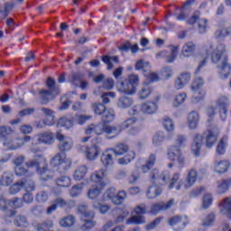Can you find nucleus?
<instances>
[{
  "label": "nucleus",
  "mask_w": 231,
  "mask_h": 231,
  "mask_svg": "<svg viewBox=\"0 0 231 231\" xmlns=\"http://www.w3.org/2000/svg\"><path fill=\"white\" fill-rule=\"evenodd\" d=\"M93 111L96 115H104V113L106 111L107 108H106V106L104 104H94L92 106Z\"/></svg>",
  "instance_id": "e2e57ef3"
},
{
  "label": "nucleus",
  "mask_w": 231,
  "mask_h": 231,
  "mask_svg": "<svg viewBox=\"0 0 231 231\" xmlns=\"http://www.w3.org/2000/svg\"><path fill=\"white\" fill-rule=\"evenodd\" d=\"M100 147L97 144H92L91 146H87L85 149V155L87 160L93 162L100 156Z\"/></svg>",
  "instance_id": "5701e85b"
},
{
  "label": "nucleus",
  "mask_w": 231,
  "mask_h": 231,
  "mask_svg": "<svg viewBox=\"0 0 231 231\" xmlns=\"http://www.w3.org/2000/svg\"><path fill=\"white\" fill-rule=\"evenodd\" d=\"M171 173L169 171H160L158 169H153L150 172V182L152 186L146 192V196L149 199H154L162 194V188L160 185H166L169 189L171 185Z\"/></svg>",
  "instance_id": "f03ea898"
},
{
  "label": "nucleus",
  "mask_w": 231,
  "mask_h": 231,
  "mask_svg": "<svg viewBox=\"0 0 231 231\" xmlns=\"http://www.w3.org/2000/svg\"><path fill=\"white\" fill-rule=\"evenodd\" d=\"M151 68V65L149 64L148 61H143L140 60L139 61L136 62L135 64V69L137 71H148V69Z\"/></svg>",
  "instance_id": "bf43d9fd"
},
{
  "label": "nucleus",
  "mask_w": 231,
  "mask_h": 231,
  "mask_svg": "<svg viewBox=\"0 0 231 231\" xmlns=\"http://www.w3.org/2000/svg\"><path fill=\"white\" fill-rule=\"evenodd\" d=\"M228 142V138L226 137H223L217 146V153L219 154V156L225 154L226 151V143Z\"/></svg>",
  "instance_id": "603ef678"
},
{
  "label": "nucleus",
  "mask_w": 231,
  "mask_h": 231,
  "mask_svg": "<svg viewBox=\"0 0 231 231\" xmlns=\"http://www.w3.org/2000/svg\"><path fill=\"white\" fill-rule=\"evenodd\" d=\"M35 184L32 180H20L10 187L9 192L10 194H17V192H21L23 189H25L27 192H31L33 190Z\"/></svg>",
  "instance_id": "2eb2a0df"
},
{
  "label": "nucleus",
  "mask_w": 231,
  "mask_h": 231,
  "mask_svg": "<svg viewBox=\"0 0 231 231\" xmlns=\"http://www.w3.org/2000/svg\"><path fill=\"white\" fill-rule=\"evenodd\" d=\"M60 225L63 228H69V226H73L75 225V217L68 216L60 220Z\"/></svg>",
  "instance_id": "8fccbe9b"
},
{
  "label": "nucleus",
  "mask_w": 231,
  "mask_h": 231,
  "mask_svg": "<svg viewBox=\"0 0 231 231\" xmlns=\"http://www.w3.org/2000/svg\"><path fill=\"white\" fill-rule=\"evenodd\" d=\"M113 149H106L101 154V163L104 167H111L115 161L113 160Z\"/></svg>",
  "instance_id": "393cba45"
},
{
  "label": "nucleus",
  "mask_w": 231,
  "mask_h": 231,
  "mask_svg": "<svg viewBox=\"0 0 231 231\" xmlns=\"http://www.w3.org/2000/svg\"><path fill=\"white\" fill-rule=\"evenodd\" d=\"M144 77H146V79L139 93V97L142 100H144V98H148V97L152 95V87L149 85V82H157V80H160L158 74L154 72H148L147 74H144Z\"/></svg>",
  "instance_id": "9b49d317"
},
{
  "label": "nucleus",
  "mask_w": 231,
  "mask_h": 231,
  "mask_svg": "<svg viewBox=\"0 0 231 231\" xmlns=\"http://www.w3.org/2000/svg\"><path fill=\"white\" fill-rule=\"evenodd\" d=\"M107 172L106 169L97 170L90 174V181L95 183L94 185H98L99 187H106L107 182H106V177Z\"/></svg>",
  "instance_id": "dca6fc26"
},
{
  "label": "nucleus",
  "mask_w": 231,
  "mask_h": 231,
  "mask_svg": "<svg viewBox=\"0 0 231 231\" xmlns=\"http://www.w3.org/2000/svg\"><path fill=\"white\" fill-rule=\"evenodd\" d=\"M129 151V146L124 143H120L113 149L115 156H124Z\"/></svg>",
  "instance_id": "49530a36"
},
{
  "label": "nucleus",
  "mask_w": 231,
  "mask_h": 231,
  "mask_svg": "<svg viewBox=\"0 0 231 231\" xmlns=\"http://www.w3.org/2000/svg\"><path fill=\"white\" fill-rule=\"evenodd\" d=\"M113 120H115V110L106 108L102 115V122H104V124H109L113 122Z\"/></svg>",
  "instance_id": "c03bdc74"
},
{
  "label": "nucleus",
  "mask_w": 231,
  "mask_h": 231,
  "mask_svg": "<svg viewBox=\"0 0 231 231\" xmlns=\"http://www.w3.org/2000/svg\"><path fill=\"white\" fill-rule=\"evenodd\" d=\"M213 203H214V196H212V194L210 193H206L202 197L201 208H203V210H207V208H210V207H212Z\"/></svg>",
  "instance_id": "58836bf2"
},
{
  "label": "nucleus",
  "mask_w": 231,
  "mask_h": 231,
  "mask_svg": "<svg viewBox=\"0 0 231 231\" xmlns=\"http://www.w3.org/2000/svg\"><path fill=\"white\" fill-rule=\"evenodd\" d=\"M165 140V134L162 131L157 132L154 134L152 137V144L153 145H160Z\"/></svg>",
  "instance_id": "6e6d98bb"
},
{
  "label": "nucleus",
  "mask_w": 231,
  "mask_h": 231,
  "mask_svg": "<svg viewBox=\"0 0 231 231\" xmlns=\"http://www.w3.org/2000/svg\"><path fill=\"white\" fill-rule=\"evenodd\" d=\"M103 62L107 65V69H113V66L118 63V57L116 56H105L103 57Z\"/></svg>",
  "instance_id": "864d4df0"
},
{
  "label": "nucleus",
  "mask_w": 231,
  "mask_h": 231,
  "mask_svg": "<svg viewBox=\"0 0 231 231\" xmlns=\"http://www.w3.org/2000/svg\"><path fill=\"white\" fill-rule=\"evenodd\" d=\"M103 104H109L111 102L109 98H116V93L115 92H106L101 95Z\"/></svg>",
  "instance_id": "338daca9"
},
{
  "label": "nucleus",
  "mask_w": 231,
  "mask_h": 231,
  "mask_svg": "<svg viewBox=\"0 0 231 231\" xmlns=\"http://www.w3.org/2000/svg\"><path fill=\"white\" fill-rule=\"evenodd\" d=\"M226 53L225 44L215 41L209 42L202 48V59H204L199 65L198 71L207 64V60L211 58V62L217 64V72L220 79H228L231 73V65L228 63V59L224 58L223 55Z\"/></svg>",
  "instance_id": "f257e3e1"
},
{
  "label": "nucleus",
  "mask_w": 231,
  "mask_h": 231,
  "mask_svg": "<svg viewBox=\"0 0 231 231\" xmlns=\"http://www.w3.org/2000/svg\"><path fill=\"white\" fill-rule=\"evenodd\" d=\"M79 212L82 214L81 219L84 221L82 226V230H89L93 228L97 223L93 220L95 217V212L88 211V207L85 205H81L79 208Z\"/></svg>",
  "instance_id": "f8f14e48"
},
{
  "label": "nucleus",
  "mask_w": 231,
  "mask_h": 231,
  "mask_svg": "<svg viewBox=\"0 0 231 231\" xmlns=\"http://www.w3.org/2000/svg\"><path fill=\"white\" fill-rule=\"evenodd\" d=\"M14 225L16 226L26 227L28 226V220H26V217L23 216H19L15 218Z\"/></svg>",
  "instance_id": "774afa93"
},
{
  "label": "nucleus",
  "mask_w": 231,
  "mask_h": 231,
  "mask_svg": "<svg viewBox=\"0 0 231 231\" xmlns=\"http://www.w3.org/2000/svg\"><path fill=\"white\" fill-rule=\"evenodd\" d=\"M121 51H129L131 50L132 53H136L138 51V44L132 45L131 43L123 44L119 47Z\"/></svg>",
  "instance_id": "052dcab7"
},
{
  "label": "nucleus",
  "mask_w": 231,
  "mask_h": 231,
  "mask_svg": "<svg viewBox=\"0 0 231 231\" xmlns=\"http://www.w3.org/2000/svg\"><path fill=\"white\" fill-rule=\"evenodd\" d=\"M34 142H37V143H53L55 138L51 132H45L35 135Z\"/></svg>",
  "instance_id": "b1692460"
},
{
  "label": "nucleus",
  "mask_w": 231,
  "mask_h": 231,
  "mask_svg": "<svg viewBox=\"0 0 231 231\" xmlns=\"http://www.w3.org/2000/svg\"><path fill=\"white\" fill-rule=\"evenodd\" d=\"M136 122V117L128 118L126 121L121 124V131H124V129H129V127H131V125H134Z\"/></svg>",
  "instance_id": "0e129e2a"
},
{
  "label": "nucleus",
  "mask_w": 231,
  "mask_h": 231,
  "mask_svg": "<svg viewBox=\"0 0 231 231\" xmlns=\"http://www.w3.org/2000/svg\"><path fill=\"white\" fill-rule=\"evenodd\" d=\"M107 134L109 138H116L122 133L121 126H112L104 124L89 125L86 129V134Z\"/></svg>",
  "instance_id": "423d86ee"
},
{
  "label": "nucleus",
  "mask_w": 231,
  "mask_h": 231,
  "mask_svg": "<svg viewBox=\"0 0 231 231\" xmlns=\"http://www.w3.org/2000/svg\"><path fill=\"white\" fill-rule=\"evenodd\" d=\"M134 158H136V153L134 151L128 150L123 157L117 160V163L119 165H129L131 162L134 161Z\"/></svg>",
  "instance_id": "c85d7f7f"
},
{
  "label": "nucleus",
  "mask_w": 231,
  "mask_h": 231,
  "mask_svg": "<svg viewBox=\"0 0 231 231\" xmlns=\"http://www.w3.org/2000/svg\"><path fill=\"white\" fill-rule=\"evenodd\" d=\"M46 167H48V164L46 163V159L42 156H37L27 163L28 171H32V169L37 171L38 174L41 176V180L43 181L50 180L51 176Z\"/></svg>",
  "instance_id": "6e6552de"
},
{
  "label": "nucleus",
  "mask_w": 231,
  "mask_h": 231,
  "mask_svg": "<svg viewBox=\"0 0 231 231\" xmlns=\"http://www.w3.org/2000/svg\"><path fill=\"white\" fill-rule=\"evenodd\" d=\"M47 86L50 88V90H42L41 92L42 98L44 104H46L48 100H51V98H55V97L59 95V88L55 87V80L53 79L49 78L47 79Z\"/></svg>",
  "instance_id": "ddd939ff"
},
{
  "label": "nucleus",
  "mask_w": 231,
  "mask_h": 231,
  "mask_svg": "<svg viewBox=\"0 0 231 231\" xmlns=\"http://www.w3.org/2000/svg\"><path fill=\"white\" fill-rule=\"evenodd\" d=\"M104 189H106L105 186H98L97 184H94L92 187L89 188L87 197L88 199H98L100 198V194L104 192Z\"/></svg>",
  "instance_id": "a878e982"
},
{
  "label": "nucleus",
  "mask_w": 231,
  "mask_h": 231,
  "mask_svg": "<svg viewBox=\"0 0 231 231\" xmlns=\"http://www.w3.org/2000/svg\"><path fill=\"white\" fill-rule=\"evenodd\" d=\"M174 205V200H170L167 204L161 202L159 204H155L152 208V214H157V212H160V210H167L171 208Z\"/></svg>",
  "instance_id": "4c0bfd02"
},
{
  "label": "nucleus",
  "mask_w": 231,
  "mask_h": 231,
  "mask_svg": "<svg viewBox=\"0 0 231 231\" xmlns=\"http://www.w3.org/2000/svg\"><path fill=\"white\" fill-rule=\"evenodd\" d=\"M132 104H134L133 98L123 97L118 99L117 106L120 107V109H127V107H131Z\"/></svg>",
  "instance_id": "a18cd8bd"
},
{
  "label": "nucleus",
  "mask_w": 231,
  "mask_h": 231,
  "mask_svg": "<svg viewBox=\"0 0 231 231\" xmlns=\"http://www.w3.org/2000/svg\"><path fill=\"white\" fill-rule=\"evenodd\" d=\"M211 169L216 174H225L230 169V161L228 160H215Z\"/></svg>",
  "instance_id": "a211bd4d"
},
{
  "label": "nucleus",
  "mask_w": 231,
  "mask_h": 231,
  "mask_svg": "<svg viewBox=\"0 0 231 231\" xmlns=\"http://www.w3.org/2000/svg\"><path fill=\"white\" fill-rule=\"evenodd\" d=\"M92 208L94 210H98L100 214H107L111 208H109V206L106 204H102L98 201H96L93 203Z\"/></svg>",
  "instance_id": "09e8293b"
},
{
  "label": "nucleus",
  "mask_w": 231,
  "mask_h": 231,
  "mask_svg": "<svg viewBox=\"0 0 231 231\" xmlns=\"http://www.w3.org/2000/svg\"><path fill=\"white\" fill-rule=\"evenodd\" d=\"M14 183V174L7 172L2 176L1 185L8 187Z\"/></svg>",
  "instance_id": "5fc2aeb1"
},
{
  "label": "nucleus",
  "mask_w": 231,
  "mask_h": 231,
  "mask_svg": "<svg viewBox=\"0 0 231 231\" xmlns=\"http://www.w3.org/2000/svg\"><path fill=\"white\" fill-rule=\"evenodd\" d=\"M58 187H69L71 179L69 177H61L57 180Z\"/></svg>",
  "instance_id": "69168bd1"
},
{
  "label": "nucleus",
  "mask_w": 231,
  "mask_h": 231,
  "mask_svg": "<svg viewBox=\"0 0 231 231\" xmlns=\"http://www.w3.org/2000/svg\"><path fill=\"white\" fill-rule=\"evenodd\" d=\"M88 174V168L84 165L78 167L73 174V179L75 181H82Z\"/></svg>",
  "instance_id": "72a5a7b5"
},
{
  "label": "nucleus",
  "mask_w": 231,
  "mask_h": 231,
  "mask_svg": "<svg viewBox=\"0 0 231 231\" xmlns=\"http://www.w3.org/2000/svg\"><path fill=\"white\" fill-rule=\"evenodd\" d=\"M66 201H64L63 199H58L56 201V203L52 206H51L48 209H47V214H51V212L57 210V207H61L64 208L66 206Z\"/></svg>",
  "instance_id": "680f3d73"
},
{
  "label": "nucleus",
  "mask_w": 231,
  "mask_h": 231,
  "mask_svg": "<svg viewBox=\"0 0 231 231\" xmlns=\"http://www.w3.org/2000/svg\"><path fill=\"white\" fill-rule=\"evenodd\" d=\"M186 142L187 136L177 135L174 139V144L168 149V160H171V162H175L179 167H183V163H185V158H183L180 149L183 147V143Z\"/></svg>",
  "instance_id": "39448f33"
},
{
  "label": "nucleus",
  "mask_w": 231,
  "mask_h": 231,
  "mask_svg": "<svg viewBox=\"0 0 231 231\" xmlns=\"http://www.w3.org/2000/svg\"><path fill=\"white\" fill-rule=\"evenodd\" d=\"M116 196V189L109 188L102 196L101 201H110L113 203V199H115Z\"/></svg>",
  "instance_id": "de8ad7c7"
},
{
  "label": "nucleus",
  "mask_w": 231,
  "mask_h": 231,
  "mask_svg": "<svg viewBox=\"0 0 231 231\" xmlns=\"http://www.w3.org/2000/svg\"><path fill=\"white\" fill-rule=\"evenodd\" d=\"M142 163H143V159H139L136 162V163H135L136 169L134 171H132V173L128 177L129 183L134 184V183H136V181H138V180H140V167H141Z\"/></svg>",
  "instance_id": "cd10ccee"
},
{
  "label": "nucleus",
  "mask_w": 231,
  "mask_h": 231,
  "mask_svg": "<svg viewBox=\"0 0 231 231\" xmlns=\"http://www.w3.org/2000/svg\"><path fill=\"white\" fill-rule=\"evenodd\" d=\"M14 9V3H6L0 7V19H6L8 14Z\"/></svg>",
  "instance_id": "a19ab883"
},
{
  "label": "nucleus",
  "mask_w": 231,
  "mask_h": 231,
  "mask_svg": "<svg viewBox=\"0 0 231 231\" xmlns=\"http://www.w3.org/2000/svg\"><path fill=\"white\" fill-rule=\"evenodd\" d=\"M196 181H198V171L191 169L188 172L185 182H183V180L180 178V173L174 174L171 179L169 189H174L175 187L176 190H188V189H190V187H192Z\"/></svg>",
  "instance_id": "20e7f679"
},
{
  "label": "nucleus",
  "mask_w": 231,
  "mask_h": 231,
  "mask_svg": "<svg viewBox=\"0 0 231 231\" xmlns=\"http://www.w3.org/2000/svg\"><path fill=\"white\" fill-rule=\"evenodd\" d=\"M231 187V178L217 181V191L218 194H225Z\"/></svg>",
  "instance_id": "e433bc0d"
},
{
  "label": "nucleus",
  "mask_w": 231,
  "mask_h": 231,
  "mask_svg": "<svg viewBox=\"0 0 231 231\" xmlns=\"http://www.w3.org/2000/svg\"><path fill=\"white\" fill-rule=\"evenodd\" d=\"M190 79L191 76L189 72H183L180 74L174 82L175 89H177L178 91L183 89V88H185V86H187L190 82Z\"/></svg>",
  "instance_id": "412c9836"
},
{
  "label": "nucleus",
  "mask_w": 231,
  "mask_h": 231,
  "mask_svg": "<svg viewBox=\"0 0 231 231\" xmlns=\"http://www.w3.org/2000/svg\"><path fill=\"white\" fill-rule=\"evenodd\" d=\"M203 138L205 140L206 147L212 149V147L216 145L217 138H219V129H217V127L209 128L204 133L203 137L201 134L195 135L191 144V152H193L194 156H199L200 154L201 147H203Z\"/></svg>",
  "instance_id": "7ed1b4c3"
},
{
  "label": "nucleus",
  "mask_w": 231,
  "mask_h": 231,
  "mask_svg": "<svg viewBox=\"0 0 231 231\" xmlns=\"http://www.w3.org/2000/svg\"><path fill=\"white\" fill-rule=\"evenodd\" d=\"M142 113L146 115H154L158 111V103L156 101H149L141 106Z\"/></svg>",
  "instance_id": "bb28decb"
},
{
  "label": "nucleus",
  "mask_w": 231,
  "mask_h": 231,
  "mask_svg": "<svg viewBox=\"0 0 231 231\" xmlns=\"http://www.w3.org/2000/svg\"><path fill=\"white\" fill-rule=\"evenodd\" d=\"M139 84L140 78H138V75L132 74L125 81L116 83V90L124 95H134Z\"/></svg>",
  "instance_id": "0eeeda50"
},
{
  "label": "nucleus",
  "mask_w": 231,
  "mask_h": 231,
  "mask_svg": "<svg viewBox=\"0 0 231 231\" xmlns=\"http://www.w3.org/2000/svg\"><path fill=\"white\" fill-rule=\"evenodd\" d=\"M154 163H156V155L155 154H150L148 157L146 163L141 167V171L143 174H146L152 167H154Z\"/></svg>",
  "instance_id": "c9c22d12"
},
{
  "label": "nucleus",
  "mask_w": 231,
  "mask_h": 231,
  "mask_svg": "<svg viewBox=\"0 0 231 231\" xmlns=\"http://www.w3.org/2000/svg\"><path fill=\"white\" fill-rule=\"evenodd\" d=\"M13 133L14 132L8 127L2 126L0 128V140H5L4 145H10V135Z\"/></svg>",
  "instance_id": "f704fd0d"
},
{
  "label": "nucleus",
  "mask_w": 231,
  "mask_h": 231,
  "mask_svg": "<svg viewBox=\"0 0 231 231\" xmlns=\"http://www.w3.org/2000/svg\"><path fill=\"white\" fill-rule=\"evenodd\" d=\"M125 198H127V193L125 190L118 191L113 199L114 205H122L125 201Z\"/></svg>",
  "instance_id": "3c124183"
},
{
  "label": "nucleus",
  "mask_w": 231,
  "mask_h": 231,
  "mask_svg": "<svg viewBox=\"0 0 231 231\" xmlns=\"http://www.w3.org/2000/svg\"><path fill=\"white\" fill-rule=\"evenodd\" d=\"M24 163V157L19 156L14 160V172L16 176H24L26 174L27 171L26 169L23 168L21 165Z\"/></svg>",
  "instance_id": "c756f323"
},
{
  "label": "nucleus",
  "mask_w": 231,
  "mask_h": 231,
  "mask_svg": "<svg viewBox=\"0 0 231 231\" xmlns=\"http://www.w3.org/2000/svg\"><path fill=\"white\" fill-rule=\"evenodd\" d=\"M162 127L166 130V133H174L176 125H174V121L171 117H165L162 120Z\"/></svg>",
  "instance_id": "37998d69"
},
{
  "label": "nucleus",
  "mask_w": 231,
  "mask_h": 231,
  "mask_svg": "<svg viewBox=\"0 0 231 231\" xmlns=\"http://www.w3.org/2000/svg\"><path fill=\"white\" fill-rule=\"evenodd\" d=\"M82 190H84V184L79 183L72 187L70 190V196L72 198H77V196H80L82 194Z\"/></svg>",
  "instance_id": "13d9d810"
},
{
  "label": "nucleus",
  "mask_w": 231,
  "mask_h": 231,
  "mask_svg": "<svg viewBox=\"0 0 231 231\" xmlns=\"http://www.w3.org/2000/svg\"><path fill=\"white\" fill-rule=\"evenodd\" d=\"M196 51V44L192 42H188L182 46L181 53L183 57H192Z\"/></svg>",
  "instance_id": "7c9ffc66"
},
{
  "label": "nucleus",
  "mask_w": 231,
  "mask_h": 231,
  "mask_svg": "<svg viewBox=\"0 0 231 231\" xmlns=\"http://www.w3.org/2000/svg\"><path fill=\"white\" fill-rule=\"evenodd\" d=\"M57 140H59V149L62 152H66V151H71L73 147V140L69 136H65L64 134L58 133L56 134Z\"/></svg>",
  "instance_id": "6ab92c4d"
},
{
  "label": "nucleus",
  "mask_w": 231,
  "mask_h": 231,
  "mask_svg": "<svg viewBox=\"0 0 231 231\" xmlns=\"http://www.w3.org/2000/svg\"><path fill=\"white\" fill-rule=\"evenodd\" d=\"M198 26L199 33H206L208 30V20L205 18L199 19Z\"/></svg>",
  "instance_id": "4d7b16f0"
},
{
  "label": "nucleus",
  "mask_w": 231,
  "mask_h": 231,
  "mask_svg": "<svg viewBox=\"0 0 231 231\" xmlns=\"http://www.w3.org/2000/svg\"><path fill=\"white\" fill-rule=\"evenodd\" d=\"M142 214H145V206L143 205L135 208L134 216L127 220V225H143V223H145V218Z\"/></svg>",
  "instance_id": "f3484780"
},
{
  "label": "nucleus",
  "mask_w": 231,
  "mask_h": 231,
  "mask_svg": "<svg viewBox=\"0 0 231 231\" xmlns=\"http://www.w3.org/2000/svg\"><path fill=\"white\" fill-rule=\"evenodd\" d=\"M42 111L48 118V121L43 123L44 125H53L55 124V112L48 108H42Z\"/></svg>",
  "instance_id": "79ce46f5"
},
{
  "label": "nucleus",
  "mask_w": 231,
  "mask_h": 231,
  "mask_svg": "<svg viewBox=\"0 0 231 231\" xmlns=\"http://www.w3.org/2000/svg\"><path fill=\"white\" fill-rule=\"evenodd\" d=\"M228 97L226 96H222L217 100L215 106H210L209 108H208L207 115L209 116H214V115H216V111H219L222 120H226V106H228Z\"/></svg>",
  "instance_id": "1a4fd4ad"
},
{
  "label": "nucleus",
  "mask_w": 231,
  "mask_h": 231,
  "mask_svg": "<svg viewBox=\"0 0 231 231\" xmlns=\"http://www.w3.org/2000/svg\"><path fill=\"white\" fill-rule=\"evenodd\" d=\"M189 217L187 216H183V217H179V216H175L172 217L171 218H170L168 220V223L170 225V226H174L176 225H180V223H182V225L184 226H187V225H189Z\"/></svg>",
  "instance_id": "473e14b6"
},
{
  "label": "nucleus",
  "mask_w": 231,
  "mask_h": 231,
  "mask_svg": "<svg viewBox=\"0 0 231 231\" xmlns=\"http://www.w3.org/2000/svg\"><path fill=\"white\" fill-rule=\"evenodd\" d=\"M187 98H188V96H187V93L185 92L177 94L174 97V99L172 102L173 107H180V106H181L182 104H185V102L187 101Z\"/></svg>",
  "instance_id": "ea45409f"
},
{
  "label": "nucleus",
  "mask_w": 231,
  "mask_h": 231,
  "mask_svg": "<svg viewBox=\"0 0 231 231\" xmlns=\"http://www.w3.org/2000/svg\"><path fill=\"white\" fill-rule=\"evenodd\" d=\"M75 119L69 116L61 117L58 121L57 127H64V129H71L75 125Z\"/></svg>",
  "instance_id": "2f4dec72"
},
{
  "label": "nucleus",
  "mask_w": 231,
  "mask_h": 231,
  "mask_svg": "<svg viewBox=\"0 0 231 231\" xmlns=\"http://www.w3.org/2000/svg\"><path fill=\"white\" fill-rule=\"evenodd\" d=\"M180 51L179 46L171 45L169 47V51H162L159 52L156 57L157 59H166L169 64L174 62L176 60V57H178V53Z\"/></svg>",
  "instance_id": "4468645a"
},
{
  "label": "nucleus",
  "mask_w": 231,
  "mask_h": 231,
  "mask_svg": "<svg viewBox=\"0 0 231 231\" xmlns=\"http://www.w3.org/2000/svg\"><path fill=\"white\" fill-rule=\"evenodd\" d=\"M186 125L191 131L198 129V125H199V114L196 111L189 112L187 116Z\"/></svg>",
  "instance_id": "4be33fe9"
},
{
  "label": "nucleus",
  "mask_w": 231,
  "mask_h": 231,
  "mask_svg": "<svg viewBox=\"0 0 231 231\" xmlns=\"http://www.w3.org/2000/svg\"><path fill=\"white\" fill-rule=\"evenodd\" d=\"M51 165L52 167L60 165L63 169H67V167H71V160L66 158V153H58L51 159Z\"/></svg>",
  "instance_id": "aec40b11"
},
{
  "label": "nucleus",
  "mask_w": 231,
  "mask_h": 231,
  "mask_svg": "<svg viewBox=\"0 0 231 231\" xmlns=\"http://www.w3.org/2000/svg\"><path fill=\"white\" fill-rule=\"evenodd\" d=\"M205 81L201 78H197L191 84V93H193V97L191 98V102L193 104H198V102H201L205 100V90L201 89Z\"/></svg>",
  "instance_id": "9d476101"
}]
</instances>
